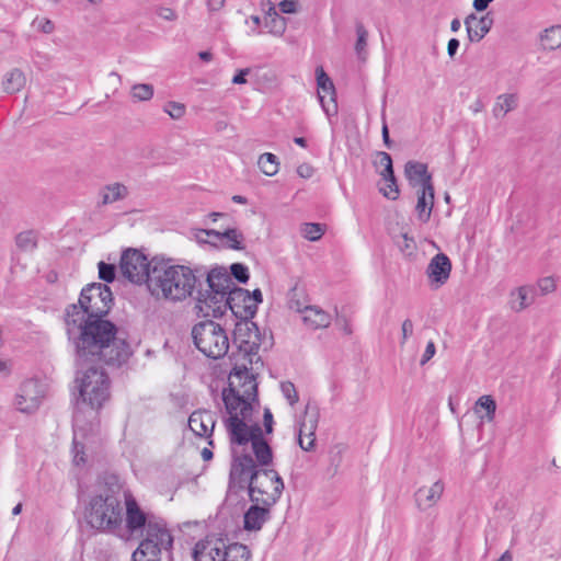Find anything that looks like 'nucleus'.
<instances>
[{"label":"nucleus","mask_w":561,"mask_h":561,"mask_svg":"<svg viewBox=\"0 0 561 561\" xmlns=\"http://www.w3.org/2000/svg\"><path fill=\"white\" fill-rule=\"evenodd\" d=\"M113 305V294L106 284H88L81 289L78 304L66 308L65 319H104Z\"/></svg>","instance_id":"obj_7"},{"label":"nucleus","mask_w":561,"mask_h":561,"mask_svg":"<svg viewBox=\"0 0 561 561\" xmlns=\"http://www.w3.org/2000/svg\"><path fill=\"white\" fill-rule=\"evenodd\" d=\"M443 492L444 484L442 481L434 482L430 488L422 486L414 494L415 503L420 510H427L436 504Z\"/></svg>","instance_id":"obj_23"},{"label":"nucleus","mask_w":561,"mask_h":561,"mask_svg":"<svg viewBox=\"0 0 561 561\" xmlns=\"http://www.w3.org/2000/svg\"><path fill=\"white\" fill-rule=\"evenodd\" d=\"M477 407L485 410V419L491 422L495 417L496 402L491 396H481L477 401Z\"/></svg>","instance_id":"obj_41"},{"label":"nucleus","mask_w":561,"mask_h":561,"mask_svg":"<svg viewBox=\"0 0 561 561\" xmlns=\"http://www.w3.org/2000/svg\"><path fill=\"white\" fill-rule=\"evenodd\" d=\"M199 270L171 264V260L153 257L151 279L148 289L153 296L180 301L193 296L202 288ZM208 272H205L207 274Z\"/></svg>","instance_id":"obj_5"},{"label":"nucleus","mask_w":561,"mask_h":561,"mask_svg":"<svg viewBox=\"0 0 561 561\" xmlns=\"http://www.w3.org/2000/svg\"><path fill=\"white\" fill-rule=\"evenodd\" d=\"M206 289H198L195 308L204 318H221L229 309L236 320L252 319L256 314L250 291L237 286L224 266H216L206 274Z\"/></svg>","instance_id":"obj_3"},{"label":"nucleus","mask_w":561,"mask_h":561,"mask_svg":"<svg viewBox=\"0 0 561 561\" xmlns=\"http://www.w3.org/2000/svg\"><path fill=\"white\" fill-rule=\"evenodd\" d=\"M251 551L249 548L239 542L226 546V550L221 556V561H250Z\"/></svg>","instance_id":"obj_29"},{"label":"nucleus","mask_w":561,"mask_h":561,"mask_svg":"<svg viewBox=\"0 0 561 561\" xmlns=\"http://www.w3.org/2000/svg\"><path fill=\"white\" fill-rule=\"evenodd\" d=\"M25 76L20 69H12L4 76L3 90L10 94L19 92L25 85Z\"/></svg>","instance_id":"obj_30"},{"label":"nucleus","mask_w":561,"mask_h":561,"mask_svg":"<svg viewBox=\"0 0 561 561\" xmlns=\"http://www.w3.org/2000/svg\"><path fill=\"white\" fill-rule=\"evenodd\" d=\"M381 134H382V140H383L385 145L387 146V148L390 149L392 146V140L390 139L389 129H388V125H387L386 121H383Z\"/></svg>","instance_id":"obj_64"},{"label":"nucleus","mask_w":561,"mask_h":561,"mask_svg":"<svg viewBox=\"0 0 561 561\" xmlns=\"http://www.w3.org/2000/svg\"><path fill=\"white\" fill-rule=\"evenodd\" d=\"M226 240V247L232 250H243L244 236L236 228H227L222 231V240Z\"/></svg>","instance_id":"obj_35"},{"label":"nucleus","mask_w":561,"mask_h":561,"mask_svg":"<svg viewBox=\"0 0 561 561\" xmlns=\"http://www.w3.org/2000/svg\"><path fill=\"white\" fill-rule=\"evenodd\" d=\"M280 391L291 407L298 402V392L291 381L280 382Z\"/></svg>","instance_id":"obj_44"},{"label":"nucleus","mask_w":561,"mask_h":561,"mask_svg":"<svg viewBox=\"0 0 561 561\" xmlns=\"http://www.w3.org/2000/svg\"><path fill=\"white\" fill-rule=\"evenodd\" d=\"M73 451H75L73 461L76 462V465L85 463L87 460L84 458V446H83V444H80L77 440H73Z\"/></svg>","instance_id":"obj_51"},{"label":"nucleus","mask_w":561,"mask_h":561,"mask_svg":"<svg viewBox=\"0 0 561 561\" xmlns=\"http://www.w3.org/2000/svg\"><path fill=\"white\" fill-rule=\"evenodd\" d=\"M249 436L248 437H251V439H249V443L254 444V443H259V442H262V440H266L265 437H264V434H263V431L261 428V426L257 424V423H254L252 425H249Z\"/></svg>","instance_id":"obj_49"},{"label":"nucleus","mask_w":561,"mask_h":561,"mask_svg":"<svg viewBox=\"0 0 561 561\" xmlns=\"http://www.w3.org/2000/svg\"><path fill=\"white\" fill-rule=\"evenodd\" d=\"M272 506L261 503L252 504L243 516V527L249 531H257L268 520Z\"/></svg>","instance_id":"obj_19"},{"label":"nucleus","mask_w":561,"mask_h":561,"mask_svg":"<svg viewBox=\"0 0 561 561\" xmlns=\"http://www.w3.org/2000/svg\"><path fill=\"white\" fill-rule=\"evenodd\" d=\"M537 286L541 295H547L556 289V280L553 277L550 276L542 277L538 280Z\"/></svg>","instance_id":"obj_48"},{"label":"nucleus","mask_w":561,"mask_h":561,"mask_svg":"<svg viewBox=\"0 0 561 561\" xmlns=\"http://www.w3.org/2000/svg\"><path fill=\"white\" fill-rule=\"evenodd\" d=\"M356 34H357V41L355 44V50L359 59L364 60L366 57V46H367V38H368V32L363 25V23L358 22L356 23Z\"/></svg>","instance_id":"obj_36"},{"label":"nucleus","mask_w":561,"mask_h":561,"mask_svg":"<svg viewBox=\"0 0 561 561\" xmlns=\"http://www.w3.org/2000/svg\"><path fill=\"white\" fill-rule=\"evenodd\" d=\"M285 489L278 472L271 468H259L250 454L233 455L225 503H239L241 493L248 491L253 503L273 506Z\"/></svg>","instance_id":"obj_2"},{"label":"nucleus","mask_w":561,"mask_h":561,"mask_svg":"<svg viewBox=\"0 0 561 561\" xmlns=\"http://www.w3.org/2000/svg\"><path fill=\"white\" fill-rule=\"evenodd\" d=\"M324 233V225L317 222H307L304 225L302 234L309 241L319 240Z\"/></svg>","instance_id":"obj_40"},{"label":"nucleus","mask_w":561,"mask_h":561,"mask_svg":"<svg viewBox=\"0 0 561 561\" xmlns=\"http://www.w3.org/2000/svg\"><path fill=\"white\" fill-rule=\"evenodd\" d=\"M434 205V187H432V191H425L424 188H421L417 192V203L415 206V210L417 213V218L422 222H427L432 208Z\"/></svg>","instance_id":"obj_26"},{"label":"nucleus","mask_w":561,"mask_h":561,"mask_svg":"<svg viewBox=\"0 0 561 561\" xmlns=\"http://www.w3.org/2000/svg\"><path fill=\"white\" fill-rule=\"evenodd\" d=\"M378 163L383 167V170L380 172L381 176H390L393 178V165L391 156L388 152L380 151L378 152Z\"/></svg>","instance_id":"obj_45"},{"label":"nucleus","mask_w":561,"mask_h":561,"mask_svg":"<svg viewBox=\"0 0 561 561\" xmlns=\"http://www.w3.org/2000/svg\"><path fill=\"white\" fill-rule=\"evenodd\" d=\"M413 333V322L410 319H405L402 323V344L405 343L408 337Z\"/></svg>","instance_id":"obj_58"},{"label":"nucleus","mask_w":561,"mask_h":561,"mask_svg":"<svg viewBox=\"0 0 561 561\" xmlns=\"http://www.w3.org/2000/svg\"><path fill=\"white\" fill-rule=\"evenodd\" d=\"M252 399H245L244 402L241 405L240 412L238 413L240 419H243L244 422L251 417L253 407L251 403Z\"/></svg>","instance_id":"obj_52"},{"label":"nucleus","mask_w":561,"mask_h":561,"mask_svg":"<svg viewBox=\"0 0 561 561\" xmlns=\"http://www.w3.org/2000/svg\"><path fill=\"white\" fill-rule=\"evenodd\" d=\"M43 390L36 379L23 381L15 397V405L20 412L32 413L36 411L42 402Z\"/></svg>","instance_id":"obj_13"},{"label":"nucleus","mask_w":561,"mask_h":561,"mask_svg":"<svg viewBox=\"0 0 561 561\" xmlns=\"http://www.w3.org/2000/svg\"><path fill=\"white\" fill-rule=\"evenodd\" d=\"M298 311L304 313L302 320L305 324L312 330L324 329L331 324L332 317L330 313L318 306H305L302 309H298Z\"/></svg>","instance_id":"obj_22"},{"label":"nucleus","mask_w":561,"mask_h":561,"mask_svg":"<svg viewBox=\"0 0 561 561\" xmlns=\"http://www.w3.org/2000/svg\"><path fill=\"white\" fill-rule=\"evenodd\" d=\"M451 272V261L445 253L435 254L426 268V275L431 285L435 288L443 286L449 278Z\"/></svg>","instance_id":"obj_15"},{"label":"nucleus","mask_w":561,"mask_h":561,"mask_svg":"<svg viewBox=\"0 0 561 561\" xmlns=\"http://www.w3.org/2000/svg\"><path fill=\"white\" fill-rule=\"evenodd\" d=\"M250 68L239 69L236 75L232 77L233 84H244L247 83V76L250 73Z\"/></svg>","instance_id":"obj_56"},{"label":"nucleus","mask_w":561,"mask_h":561,"mask_svg":"<svg viewBox=\"0 0 561 561\" xmlns=\"http://www.w3.org/2000/svg\"><path fill=\"white\" fill-rule=\"evenodd\" d=\"M230 273H228L233 280V278L240 284H247L250 278L249 268L243 263H232L230 265Z\"/></svg>","instance_id":"obj_38"},{"label":"nucleus","mask_w":561,"mask_h":561,"mask_svg":"<svg viewBox=\"0 0 561 561\" xmlns=\"http://www.w3.org/2000/svg\"><path fill=\"white\" fill-rule=\"evenodd\" d=\"M131 95L136 101H148L153 96V87L148 83L134 84Z\"/></svg>","instance_id":"obj_39"},{"label":"nucleus","mask_w":561,"mask_h":561,"mask_svg":"<svg viewBox=\"0 0 561 561\" xmlns=\"http://www.w3.org/2000/svg\"><path fill=\"white\" fill-rule=\"evenodd\" d=\"M226 427L229 434L230 443L238 446H244L249 443V425L239 415L228 417L226 420Z\"/></svg>","instance_id":"obj_24"},{"label":"nucleus","mask_w":561,"mask_h":561,"mask_svg":"<svg viewBox=\"0 0 561 561\" xmlns=\"http://www.w3.org/2000/svg\"><path fill=\"white\" fill-rule=\"evenodd\" d=\"M153 259L147 256L137 249H127L123 252L119 268L125 278L134 284H146L149 287Z\"/></svg>","instance_id":"obj_12"},{"label":"nucleus","mask_w":561,"mask_h":561,"mask_svg":"<svg viewBox=\"0 0 561 561\" xmlns=\"http://www.w3.org/2000/svg\"><path fill=\"white\" fill-rule=\"evenodd\" d=\"M313 168L308 163H302L297 168V173L302 179H310L313 175Z\"/></svg>","instance_id":"obj_57"},{"label":"nucleus","mask_w":561,"mask_h":561,"mask_svg":"<svg viewBox=\"0 0 561 561\" xmlns=\"http://www.w3.org/2000/svg\"><path fill=\"white\" fill-rule=\"evenodd\" d=\"M436 353V346L433 341H430L425 347V351L422 355L421 365H425Z\"/></svg>","instance_id":"obj_55"},{"label":"nucleus","mask_w":561,"mask_h":561,"mask_svg":"<svg viewBox=\"0 0 561 561\" xmlns=\"http://www.w3.org/2000/svg\"><path fill=\"white\" fill-rule=\"evenodd\" d=\"M404 174L412 187L421 186L425 191H432L434 187L432 174L427 171V165L419 161H408L404 167Z\"/></svg>","instance_id":"obj_17"},{"label":"nucleus","mask_w":561,"mask_h":561,"mask_svg":"<svg viewBox=\"0 0 561 561\" xmlns=\"http://www.w3.org/2000/svg\"><path fill=\"white\" fill-rule=\"evenodd\" d=\"M164 112L168 113L173 119H179L185 114V105L170 101L165 104Z\"/></svg>","instance_id":"obj_47"},{"label":"nucleus","mask_w":561,"mask_h":561,"mask_svg":"<svg viewBox=\"0 0 561 561\" xmlns=\"http://www.w3.org/2000/svg\"><path fill=\"white\" fill-rule=\"evenodd\" d=\"M518 104V99L516 94H501L497 96V101L493 107V114L495 117L504 116L508 112L515 110Z\"/></svg>","instance_id":"obj_33"},{"label":"nucleus","mask_w":561,"mask_h":561,"mask_svg":"<svg viewBox=\"0 0 561 561\" xmlns=\"http://www.w3.org/2000/svg\"><path fill=\"white\" fill-rule=\"evenodd\" d=\"M254 461L259 468H268L273 463V449L267 440L256 442L252 444Z\"/></svg>","instance_id":"obj_28"},{"label":"nucleus","mask_w":561,"mask_h":561,"mask_svg":"<svg viewBox=\"0 0 561 561\" xmlns=\"http://www.w3.org/2000/svg\"><path fill=\"white\" fill-rule=\"evenodd\" d=\"M260 170L267 176H273L278 172V158L271 152H265L257 160Z\"/></svg>","instance_id":"obj_34"},{"label":"nucleus","mask_w":561,"mask_h":561,"mask_svg":"<svg viewBox=\"0 0 561 561\" xmlns=\"http://www.w3.org/2000/svg\"><path fill=\"white\" fill-rule=\"evenodd\" d=\"M263 301V295L261 289L256 288L253 291H250V302H254L257 308L259 305Z\"/></svg>","instance_id":"obj_63"},{"label":"nucleus","mask_w":561,"mask_h":561,"mask_svg":"<svg viewBox=\"0 0 561 561\" xmlns=\"http://www.w3.org/2000/svg\"><path fill=\"white\" fill-rule=\"evenodd\" d=\"M263 424H264L266 434L273 433L274 419H273V414L268 408L264 409Z\"/></svg>","instance_id":"obj_54"},{"label":"nucleus","mask_w":561,"mask_h":561,"mask_svg":"<svg viewBox=\"0 0 561 561\" xmlns=\"http://www.w3.org/2000/svg\"><path fill=\"white\" fill-rule=\"evenodd\" d=\"M297 0H283L278 3L279 11L285 14H293L297 12Z\"/></svg>","instance_id":"obj_50"},{"label":"nucleus","mask_w":561,"mask_h":561,"mask_svg":"<svg viewBox=\"0 0 561 561\" xmlns=\"http://www.w3.org/2000/svg\"><path fill=\"white\" fill-rule=\"evenodd\" d=\"M161 554L153 551L137 548L131 554V561H160Z\"/></svg>","instance_id":"obj_46"},{"label":"nucleus","mask_w":561,"mask_h":561,"mask_svg":"<svg viewBox=\"0 0 561 561\" xmlns=\"http://www.w3.org/2000/svg\"><path fill=\"white\" fill-rule=\"evenodd\" d=\"M225 0H207V8L210 12L219 11L224 8Z\"/></svg>","instance_id":"obj_61"},{"label":"nucleus","mask_w":561,"mask_h":561,"mask_svg":"<svg viewBox=\"0 0 561 561\" xmlns=\"http://www.w3.org/2000/svg\"><path fill=\"white\" fill-rule=\"evenodd\" d=\"M188 427L196 436L210 438L215 427L211 412L194 411L188 417Z\"/></svg>","instance_id":"obj_18"},{"label":"nucleus","mask_w":561,"mask_h":561,"mask_svg":"<svg viewBox=\"0 0 561 561\" xmlns=\"http://www.w3.org/2000/svg\"><path fill=\"white\" fill-rule=\"evenodd\" d=\"M536 288L531 286H522L516 289V291L512 293V297L515 299L512 300V308L515 311H522L528 306H530L535 300Z\"/></svg>","instance_id":"obj_27"},{"label":"nucleus","mask_w":561,"mask_h":561,"mask_svg":"<svg viewBox=\"0 0 561 561\" xmlns=\"http://www.w3.org/2000/svg\"><path fill=\"white\" fill-rule=\"evenodd\" d=\"M319 411L318 408L307 404L305 410V416L299 425L298 431V444L305 451L313 449L316 444L314 432L318 424Z\"/></svg>","instance_id":"obj_14"},{"label":"nucleus","mask_w":561,"mask_h":561,"mask_svg":"<svg viewBox=\"0 0 561 561\" xmlns=\"http://www.w3.org/2000/svg\"><path fill=\"white\" fill-rule=\"evenodd\" d=\"M158 15L165 21H173L176 19V13L171 8H161Z\"/></svg>","instance_id":"obj_59"},{"label":"nucleus","mask_w":561,"mask_h":561,"mask_svg":"<svg viewBox=\"0 0 561 561\" xmlns=\"http://www.w3.org/2000/svg\"><path fill=\"white\" fill-rule=\"evenodd\" d=\"M99 277L105 283H113L116 278V266L101 261L98 265Z\"/></svg>","instance_id":"obj_43"},{"label":"nucleus","mask_w":561,"mask_h":561,"mask_svg":"<svg viewBox=\"0 0 561 561\" xmlns=\"http://www.w3.org/2000/svg\"><path fill=\"white\" fill-rule=\"evenodd\" d=\"M103 364H89L82 370V376L77 377L79 399L88 403L92 409H101L110 398V378L102 369Z\"/></svg>","instance_id":"obj_10"},{"label":"nucleus","mask_w":561,"mask_h":561,"mask_svg":"<svg viewBox=\"0 0 561 561\" xmlns=\"http://www.w3.org/2000/svg\"><path fill=\"white\" fill-rule=\"evenodd\" d=\"M123 485L115 474H107L90 496L84 517L87 523L100 531L113 533L123 522ZM131 497L130 495L128 499Z\"/></svg>","instance_id":"obj_4"},{"label":"nucleus","mask_w":561,"mask_h":561,"mask_svg":"<svg viewBox=\"0 0 561 561\" xmlns=\"http://www.w3.org/2000/svg\"><path fill=\"white\" fill-rule=\"evenodd\" d=\"M316 79H317V85H318L319 100H320L323 111L327 114H330V112H331L330 107L327 106L324 103V95H322L321 93L329 94L331 96V101L333 103L332 110H333V113H336L337 104L335 101V88H334L333 81L327 75V72L324 71L322 66H319L316 68Z\"/></svg>","instance_id":"obj_21"},{"label":"nucleus","mask_w":561,"mask_h":561,"mask_svg":"<svg viewBox=\"0 0 561 561\" xmlns=\"http://www.w3.org/2000/svg\"><path fill=\"white\" fill-rule=\"evenodd\" d=\"M129 194V190L123 183H112L103 186L100 191L99 206H105L118 201L125 199Z\"/></svg>","instance_id":"obj_25"},{"label":"nucleus","mask_w":561,"mask_h":561,"mask_svg":"<svg viewBox=\"0 0 561 561\" xmlns=\"http://www.w3.org/2000/svg\"><path fill=\"white\" fill-rule=\"evenodd\" d=\"M34 24H36L37 28L41 30L45 34H50L55 28L54 23L48 19H41V20L36 19L34 21Z\"/></svg>","instance_id":"obj_53"},{"label":"nucleus","mask_w":561,"mask_h":561,"mask_svg":"<svg viewBox=\"0 0 561 561\" xmlns=\"http://www.w3.org/2000/svg\"><path fill=\"white\" fill-rule=\"evenodd\" d=\"M126 528L131 536L142 537L138 548L156 553L173 547V537L163 518L144 512L134 497L126 499Z\"/></svg>","instance_id":"obj_6"},{"label":"nucleus","mask_w":561,"mask_h":561,"mask_svg":"<svg viewBox=\"0 0 561 561\" xmlns=\"http://www.w3.org/2000/svg\"><path fill=\"white\" fill-rule=\"evenodd\" d=\"M16 245L23 251H33L37 247L36 237L33 231H23L16 236Z\"/></svg>","instance_id":"obj_37"},{"label":"nucleus","mask_w":561,"mask_h":561,"mask_svg":"<svg viewBox=\"0 0 561 561\" xmlns=\"http://www.w3.org/2000/svg\"><path fill=\"white\" fill-rule=\"evenodd\" d=\"M67 335L75 346L76 365L89 364L121 367L133 354L129 343L116 324L107 319H65Z\"/></svg>","instance_id":"obj_1"},{"label":"nucleus","mask_w":561,"mask_h":561,"mask_svg":"<svg viewBox=\"0 0 561 561\" xmlns=\"http://www.w3.org/2000/svg\"><path fill=\"white\" fill-rule=\"evenodd\" d=\"M192 337L196 348L209 358L218 359L228 353L226 330L210 319L196 323L192 329Z\"/></svg>","instance_id":"obj_11"},{"label":"nucleus","mask_w":561,"mask_h":561,"mask_svg":"<svg viewBox=\"0 0 561 561\" xmlns=\"http://www.w3.org/2000/svg\"><path fill=\"white\" fill-rule=\"evenodd\" d=\"M387 184V188H380V193L390 201H396L399 197L400 191L397 183V178L393 174V178L382 176Z\"/></svg>","instance_id":"obj_42"},{"label":"nucleus","mask_w":561,"mask_h":561,"mask_svg":"<svg viewBox=\"0 0 561 561\" xmlns=\"http://www.w3.org/2000/svg\"><path fill=\"white\" fill-rule=\"evenodd\" d=\"M402 239H403V244L399 243V247L401 248V250L408 251L409 253H411V251L414 249L413 239L409 238L407 234H403Z\"/></svg>","instance_id":"obj_62"},{"label":"nucleus","mask_w":561,"mask_h":561,"mask_svg":"<svg viewBox=\"0 0 561 561\" xmlns=\"http://www.w3.org/2000/svg\"><path fill=\"white\" fill-rule=\"evenodd\" d=\"M540 43L543 49L554 50L561 47V25H553L540 34Z\"/></svg>","instance_id":"obj_31"},{"label":"nucleus","mask_w":561,"mask_h":561,"mask_svg":"<svg viewBox=\"0 0 561 561\" xmlns=\"http://www.w3.org/2000/svg\"><path fill=\"white\" fill-rule=\"evenodd\" d=\"M460 46V42L457 38H450L447 44V54L450 58H454Z\"/></svg>","instance_id":"obj_60"},{"label":"nucleus","mask_w":561,"mask_h":561,"mask_svg":"<svg viewBox=\"0 0 561 561\" xmlns=\"http://www.w3.org/2000/svg\"><path fill=\"white\" fill-rule=\"evenodd\" d=\"M265 27L268 28L270 33L273 35H283L286 30V20L280 16L273 4H271L266 18H265Z\"/></svg>","instance_id":"obj_32"},{"label":"nucleus","mask_w":561,"mask_h":561,"mask_svg":"<svg viewBox=\"0 0 561 561\" xmlns=\"http://www.w3.org/2000/svg\"><path fill=\"white\" fill-rule=\"evenodd\" d=\"M493 19L488 13L478 19L473 13L469 14L465 20V25L470 42H480L491 30Z\"/></svg>","instance_id":"obj_20"},{"label":"nucleus","mask_w":561,"mask_h":561,"mask_svg":"<svg viewBox=\"0 0 561 561\" xmlns=\"http://www.w3.org/2000/svg\"><path fill=\"white\" fill-rule=\"evenodd\" d=\"M226 546L225 540L221 538H207L195 545L193 558L195 561H221Z\"/></svg>","instance_id":"obj_16"},{"label":"nucleus","mask_w":561,"mask_h":561,"mask_svg":"<svg viewBox=\"0 0 561 561\" xmlns=\"http://www.w3.org/2000/svg\"><path fill=\"white\" fill-rule=\"evenodd\" d=\"M257 400V383L254 376L249 374L247 364L233 363L229 374L228 387L224 388L221 397L229 417L239 415L238 410L247 399Z\"/></svg>","instance_id":"obj_8"},{"label":"nucleus","mask_w":561,"mask_h":561,"mask_svg":"<svg viewBox=\"0 0 561 561\" xmlns=\"http://www.w3.org/2000/svg\"><path fill=\"white\" fill-rule=\"evenodd\" d=\"M233 344L238 346V353H232L229 359L233 363H238L237 356L242 354L247 367L253 363L261 360L257 356L260 348L263 346L265 350L273 345L272 336L266 337L265 333H261L259 327L252 319L237 320L232 332Z\"/></svg>","instance_id":"obj_9"}]
</instances>
